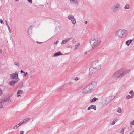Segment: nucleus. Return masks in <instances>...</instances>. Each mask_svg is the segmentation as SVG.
<instances>
[{"label":"nucleus","mask_w":134,"mask_h":134,"mask_svg":"<svg viewBox=\"0 0 134 134\" xmlns=\"http://www.w3.org/2000/svg\"><path fill=\"white\" fill-rule=\"evenodd\" d=\"M22 125L21 124L20 122V123H19V124L17 125H18V126H19V127L20 125Z\"/></svg>","instance_id":"50"},{"label":"nucleus","mask_w":134,"mask_h":134,"mask_svg":"<svg viewBox=\"0 0 134 134\" xmlns=\"http://www.w3.org/2000/svg\"><path fill=\"white\" fill-rule=\"evenodd\" d=\"M18 72H16L15 73L11 74L10 76L12 79L17 80L18 78Z\"/></svg>","instance_id":"8"},{"label":"nucleus","mask_w":134,"mask_h":134,"mask_svg":"<svg viewBox=\"0 0 134 134\" xmlns=\"http://www.w3.org/2000/svg\"><path fill=\"white\" fill-rule=\"evenodd\" d=\"M129 134H134V130L132 132L130 133Z\"/></svg>","instance_id":"47"},{"label":"nucleus","mask_w":134,"mask_h":134,"mask_svg":"<svg viewBox=\"0 0 134 134\" xmlns=\"http://www.w3.org/2000/svg\"><path fill=\"white\" fill-rule=\"evenodd\" d=\"M133 97H131V96L130 95H128L126 97V99H130L131 98H133Z\"/></svg>","instance_id":"30"},{"label":"nucleus","mask_w":134,"mask_h":134,"mask_svg":"<svg viewBox=\"0 0 134 134\" xmlns=\"http://www.w3.org/2000/svg\"><path fill=\"white\" fill-rule=\"evenodd\" d=\"M86 86L91 92H92L96 89L97 86V83L95 81H93Z\"/></svg>","instance_id":"3"},{"label":"nucleus","mask_w":134,"mask_h":134,"mask_svg":"<svg viewBox=\"0 0 134 134\" xmlns=\"http://www.w3.org/2000/svg\"><path fill=\"white\" fill-rule=\"evenodd\" d=\"M7 26L9 32L10 33H11V30L10 29L8 25V24H7Z\"/></svg>","instance_id":"32"},{"label":"nucleus","mask_w":134,"mask_h":134,"mask_svg":"<svg viewBox=\"0 0 134 134\" xmlns=\"http://www.w3.org/2000/svg\"><path fill=\"white\" fill-rule=\"evenodd\" d=\"M80 44L79 43L76 44L75 46V50L77 49L78 48V46H79Z\"/></svg>","instance_id":"27"},{"label":"nucleus","mask_w":134,"mask_h":134,"mask_svg":"<svg viewBox=\"0 0 134 134\" xmlns=\"http://www.w3.org/2000/svg\"><path fill=\"white\" fill-rule=\"evenodd\" d=\"M68 18L69 20H72V19L74 18L72 15L70 14L68 16Z\"/></svg>","instance_id":"19"},{"label":"nucleus","mask_w":134,"mask_h":134,"mask_svg":"<svg viewBox=\"0 0 134 134\" xmlns=\"http://www.w3.org/2000/svg\"><path fill=\"white\" fill-rule=\"evenodd\" d=\"M2 94H3L2 91L0 88V96H1Z\"/></svg>","instance_id":"38"},{"label":"nucleus","mask_w":134,"mask_h":134,"mask_svg":"<svg viewBox=\"0 0 134 134\" xmlns=\"http://www.w3.org/2000/svg\"><path fill=\"white\" fill-rule=\"evenodd\" d=\"M23 91L21 90H19L17 92V96L18 97H19L20 96H21L20 95V94H21L23 93Z\"/></svg>","instance_id":"15"},{"label":"nucleus","mask_w":134,"mask_h":134,"mask_svg":"<svg viewBox=\"0 0 134 134\" xmlns=\"http://www.w3.org/2000/svg\"><path fill=\"white\" fill-rule=\"evenodd\" d=\"M87 86L86 85L83 89L82 91V93L83 94H87L91 92L89 88H87Z\"/></svg>","instance_id":"6"},{"label":"nucleus","mask_w":134,"mask_h":134,"mask_svg":"<svg viewBox=\"0 0 134 134\" xmlns=\"http://www.w3.org/2000/svg\"><path fill=\"white\" fill-rule=\"evenodd\" d=\"M22 125L21 124L20 122V123H19V124L17 125H18V126H19V127L20 125Z\"/></svg>","instance_id":"51"},{"label":"nucleus","mask_w":134,"mask_h":134,"mask_svg":"<svg viewBox=\"0 0 134 134\" xmlns=\"http://www.w3.org/2000/svg\"><path fill=\"white\" fill-rule=\"evenodd\" d=\"M89 70L90 74L92 75L95 74L97 71H98L99 70L95 69L94 68L92 67L90 68Z\"/></svg>","instance_id":"7"},{"label":"nucleus","mask_w":134,"mask_h":134,"mask_svg":"<svg viewBox=\"0 0 134 134\" xmlns=\"http://www.w3.org/2000/svg\"><path fill=\"white\" fill-rule=\"evenodd\" d=\"M91 109H93L94 110H96V106L94 105H90L88 108L87 110H89Z\"/></svg>","instance_id":"11"},{"label":"nucleus","mask_w":134,"mask_h":134,"mask_svg":"<svg viewBox=\"0 0 134 134\" xmlns=\"http://www.w3.org/2000/svg\"><path fill=\"white\" fill-rule=\"evenodd\" d=\"M127 31L124 29H120L117 30L115 34H126L127 33Z\"/></svg>","instance_id":"9"},{"label":"nucleus","mask_w":134,"mask_h":134,"mask_svg":"<svg viewBox=\"0 0 134 134\" xmlns=\"http://www.w3.org/2000/svg\"><path fill=\"white\" fill-rule=\"evenodd\" d=\"M119 6V3H116L114 5L112 6L111 8V10L114 12H116L118 11Z\"/></svg>","instance_id":"5"},{"label":"nucleus","mask_w":134,"mask_h":134,"mask_svg":"<svg viewBox=\"0 0 134 134\" xmlns=\"http://www.w3.org/2000/svg\"><path fill=\"white\" fill-rule=\"evenodd\" d=\"M30 3H32V0H27Z\"/></svg>","instance_id":"42"},{"label":"nucleus","mask_w":134,"mask_h":134,"mask_svg":"<svg viewBox=\"0 0 134 134\" xmlns=\"http://www.w3.org/2000/svg\"><path fill=\"white\" fill-rule=\"evenodd\" d=\"M70 1L71 2H73V3L76 5H77L78 4V2L77 0H71Z\"/></svg>","instance_id":"21"},{"label":"nucleus","mask_w":134,"mask_h":134,"mask_svg":"<svg viewBox=\"0 0 134 134\" xmlns=\"http://www.w3.org/2000/svg\"><path fill=\"white\" fill-rule=\"evenodd\" d=\"M130 125H134V120L131 121L130 122Z\"/></svg>","instance_id":"34"},{"label":"nucleus","mask_w":134,"mask_h":134,"mask_svg":"<svg viewBox=\"0 0 134 134\" xmlns=\"http://www.w3.org/2000/svg\"><path fill=\"white\" fill-rule=\"evenodd\" d=\"M87 23H88V22H87V21H85V23H85V24H87Z\"/></svg>","instance_id":"53"},{"label":"nucleus","mask_w":134,"mask_h":134,"mask_svg":"<svg viewBox=\"0 0 134 134\" xmlns=\"http://www.w3.org/2000/svg\"><path fill=\"white\" fill-rule=\"evenodd\" d=\"M97 100H98V98L94 97L93 99L91 100L90 101L91 103H92L93 102L96 101Z\"/></svg>","instance_id":"24"},{"label":"nucleus","mask_w":134,"mask_h":134,"mask_svg":"<svg viewBox=\"0 0 134 134\" xmlns=\"http://www.w3.org/2000/svg\"><path fill=\"white\" fill-rule=\"evenodd\" d=\"M18 127H19V126H17V125H16L14 126L13 129H16Z\"/></svg>","instance_id":"37"},{"label":"nucleus","mask_w":134,"mask_h":134,"mask_svg":"<svg viewBox=\"0 0 134 134\" xmlns=\"http://www.w3.org/2000/svg\"><path fill=\"white\" fill-rule=\"evenodd\" d=\"M30 118H27L23 120L24 123H27L30 120Z\"/></svg>","instance_id":"22"},{"label":"nucleus","mask_w":134,"mask_h":134,"mask_svg":"<svg viewBox=\"0 0 134 134\" xmlns=\"http://www.w3.org/2000/svg\"><path fill=\"white\" fill-rule=\"evenodd\" d=\"M84 55H87V51H86L84 53Z\"/></svg>","instance_id":"46"},{"label":"nucleus","mask_w":134,"mask_h":134,"mask_svg":"<svg viewBox=\"0 0 134 134\" xmlns=\"http://www.w3.org/2000/svg\"><path fill=\"white\" fill-rule=\"evenodd\" d=\"M6 25H7V24H8L7 22V21H6Z\"/></svg>","instance_id":"56"},{"label":"nucleus","mask_w":134,"mask_h":134,"mask_svg":"<svg viewBox=\"0 0 134 134\" xmlns=\"http://www.w3.org/2000/svg\"><path fill=\"white\" fill-rule=\"evenodd\" d=\"M0 22L1 24H3L4 23L3 21L1 19H0Z\"/></svg>","instance_id":"40"},{"label":"nucleus","mask_w":134,"mask_h":134,"mask_svg":"<svg viewBox=\"0 0 134 134\" xmlns=\"http://www.w3.org/2000/svg\"><path fill=\"white\" fill-rule=\"evenodd\" d=\"M130 71V69L126 70L124 68L120 69L113 73L112 77L114 79L121 78Z\"/></svg>","instance_id":"1"},{"label":"nucleus","mask_w":134,"mask_h":134,"mask_svg":"<svg viewBox=\"0 0 134 134\" xmlns=\"http://www.w3.org/2000/svg\"><path fill=\"white\" fill-rule=\"evenodd\" d=\"M61 29L60 27V26H58L56 27L55 29V32H59Z\"/></svg>","instance_id":"14"},{"label":"nucleus","mask_w":134,"mask_h":134,"mask_svg":"<svg viewBox=\"0 0 134 134\" xmlns=\"http://www.w3.org/2000/svg\"><path fill=\"white\" fill-rule=\"evenodd\" d=\"M34 26L33 25L30 26L28 28V33H30L31 32L32 28L34 27Z\"/></svg>","instance_id":"16"},{"label":"nucleus","mask_w":134,"mask_h":134,"mask_svg":"<svg viewBox=\"0 0 134 134\" xmlns=\"http://www.w3.org/2000/svg\"><path fill=\"white\" fill-rule=\"evenodd\" d=\"M2 100H0V109L3 107L4 104L2 102Z\"/></svg>","instance_id":"28"},{"label":"nucleus","mask_w":134,"mask_h":134,"mask_svg":"<svg viewBox=\"0 0 134 134\" xmlns=\"http://www.w3.org/2000/svg\"><path fill=\"white\" fill-rule=\"evenodd\" d=\"M133 36H134V34H133ZM132 41H134V38L132 40L130 39L126 41V42L125 43L127 46H129L132 42Z\"/></svg>","instance_id":"10"},{"label":"nucleus","mask_w":134,"mask_h":134,"mask_svg":"<svg viewBox=\"0 0 134 134\" xmlns=\"http://www.w3.org/2000/svg\"><path fill=\"white\" fill-rule=\"evenodd\" d=\"M58 42H59V41L57 40L56 41V42L54 43L53 44L54 45H57L58 44Z\"/></svg>","instance_id":"36"},{"label":"nucleus","mask_w":134,"mask_h":134,"mask_svg":"<svg viewBox=\"0 0 134 134\" xmlns=\"http://www.w3.org/2000/svg\"><path fill=\"white\" fill-rule=\"evenodd\" d=\"M20 123H21V124H23L24 123L23 120V121H21L20 122Z\"/></svg>","instance_id":"48"},{"label":"nucleus","mask_w":134,"mask_h":134,"mask_svg":"<svg viewBox=\"0 0 134 134\" xmlns=\"http://www.w3.org/2000/svg\"><path fill=\"white\" fill-rule=\"evenodd\" d=\"M22 125L21 124L20 122V123H19V124L17 125H18V126H19V127L20 125Z\"/></svg>","instance_id":"49"},{"label":"nucleus","mask_w":134,"mask_h":134,"mask_svg":"<svg viewBox=\"0 0 134 134\" xmlns=\"http://www.w3.org/2000/svg\"><path fill=\"white\" fill-rule=\"evenodd\" d=\"M2 53V50H0V54Z\"/></svg>","instance_id":"52"},{"label":"nucleus","mask_w":134,"mask_h":134,"mask_svg":"<svg viewBox=\"0 0 134 134\" xmlns=\"http://www.w3.org/2000/svg\"><path fill=\"white\" fill-rule=\"evenodd\" d=\"M62 55L63 54L61 53V52L60 51H58L54 54L53 55V57H55Z\"/></svg>","instance_id":"12"},{"label":"nucleus","mask_w":134,"mask_h":134,"mask_svg":"<svg viewBox=\"0 0 134 134\" xmlns=\"http://www.w3.org/2000/svg\"><path fill=\"white\" fill-rule=\"evenodd\" d=\"M36 42L37 43L39 44H41L42 43V42H40L38 41H37Z\"/></svg>","instance_id":"45"},{"label":"nucleus","mask_w":134,"mask_h":134,"mask_svg":"<svg viewBox=\"0 0 134 134\" xmlns=\"http://www.w3.org/2000/svg\"><path fill=\"white\" fill-rule=\"evenodd\" d=\"M30 78H33V77L32 76H30Z\"/></svg>","instance_id":"55"},{"label":"nucleus","mask_w":134,"mask_h":134,"mask_svg":"<svg viewBox=\"0 0 134 134\" xmlns=\"http://www.w3.org/2000/svg\"><path fill=\"white\" fill-rule=\"evenodd\" d=\"M71 20V21L72 23L73 24H75L76 23V20H75V19L74 18H73V19H72V20Z\"/></svg>","instance_id":"26"},{"label":"nucleus","mask_w":134,"mask_h":134,"mask_svg":"<svg viewBox=\"0 0 134 134\" xmlns=\"http://www.w3.org/2000/svg\"><path fill=\"white\" fill-rule=\"evenodd\" d=\"M19 0H15V1H19Z\"/></svg>","instance_id":"57"},{"label":"nucleus","mask_w":134,"mask_h":134,"mask_svg":"<svg viewBox=\"0 0 134 134\" xmlns=\"http://www.w3.org/2000/svg\"><path fill=\"white\" fill-rule=\"evenodd\" d=\"M129 93L131 96V97H133L134 95V93L133 90H131L129 92Z\"/></svg>","instance_id":"23"},{"label":"nucleus","mask_w":134,"mask_h":134,"mask_svg":"<svg viewBox=\"0 0 134 134\" xmlns=\"http://www.w3.org/2000/svg\"><path fill=\"white\" fill-rule=\"evenodd\" d=\"M125 9H128L129 8V5L127 4H126L124 7Z\"/></svg>","instance_id":"33"},{"label":"nucleus","mask_w":134,"mask_h":134,"mask_svg":"<svg viewBox=\"0 0 134 134\" xmlns=\"http://www.w3.org/2000/svg\"><path fill=\"white\" fill-rule=\"evenodd\" d=\"M24 133V132L23 131H21L20 132L19 134H23Z\"/></svg>","instance_id":"44"},{"label":"nucleus","mask_w":134,"mask_h":134,"mask_svg":"<svg viewBox=\"0 0 134 134\" xmlns=\"http://www.w3.org/2000/svg\"><path fill=\"white\" fill-rule=\"evenodd\" d=\"M123 34H115V36L117 37L122 38Z\"/></svg>","instance_id":"20"},{"label":"nucleus","mask_w":134,"mask_h":134,"mask_svg":"<svg viewBox=\"0 0 134 134\" xmlns=\"http://www.w3.org/2000/svg\"><path fill=\"white\" fill-rule=\"evenodd\" d=\"M117 121V119H115L113 120V121L112 122H110V124L111 125H113L115 124Z\"/></svg>","instance_id":"18"},{"label":"nucleus","mask_w":134,"mask_h":134,"mask_svg":"<svg viewBox=\"0 0 134 134\" xmlns=\"http://www.w3.org/2000/svg\"><path fill=\"white\" fill-rule=\"evenodd\" d=\"M24 73L25 74L23 76L24 77H25L26 76V75L28 74V73L27 72H25V73Z\"/></svg>","instance_id":"43"},{"label":"nucleus","mask_w":134,"mask_h":134,"mask_svg":"<svg viewBox=\"0 0 134 134\" xmlns=\"http://www.w3.org/2000/svg\"><path fill=\"white\" fill-rule=\"evenodd\" d=\"M14 64L15 65H17L19 67V63H16V62H14Z\"/></svg>","instance_id":"35"},{"label":"nucleus","mask_w":134,"mask_h":134,"mask_svg":"<svg viewBox=\"0 0 134 134\" xmlns=\"http://www.w3.org/2000/svg\"><path fill=\"white\" fill-rule=\"evenodd\" d=\"M68 85H67V84L64 85L62 86L61 87V88L62 89V88H64L65 87H66L68 86Z\"/></svg>","instance_id":"39"},{"label":"nucleus","mask_w":134,"mask_h":134,"mask_svg":"<svg viewBox=\"0 0 134 134\" xmlns=\"http://www.w3.org/2000/svg\"><path fill=\"white\" fill-rule=\"evenodd\" d=\"M16 81L14 80L11 81L9 83V84L11 86H14L15 84L16 83Z\"/></svg>","instance_id":"17"},{"label":"nucleus","mask_w":134,"mask_h":134,"mask_svg":"<svg viewBox=\"0 0 134 134\" xmlns=\"http://www.w3.org/2000/svg\"><path fill=\"white\" fill-rule=\"evenodd\" d=\"M124 131V128H123L121 131L120 132L119 134H123Z\"/></svg>","instance_id":"31"},{"label":"nucleus","mask_w":134,"mask_h":134,"mask_svg":"<svg viewBox=\"0 0 134 134\" xmlns=\"http://www.w3.org/2000/svg\"><path fill=\"white\" fill-rule=\"evenodd\" d=\"M21 73H25L22 70H21Z\"/></svg>","instance_id":"54"},{"label":"nucleus","mask_w":134,"mask_h":134,"mask_svg":"<svg viewBox=\"0 0 134 134\" xmlns=\"http://www.w3.org/2000/svg\"><path fill=\"white\" fill-rule=\"evenodd\" d=\"M74 80L76 81H77L79 79L78 77H76L74 79Z\"/></svg>","instance_id":"41"},{"label":"nucleus","mask_w":134,"mask_h":134,"mask_svg":"<svg viewBox=\"0 0 134 134\" xmlns=\"http://www.w3.org/2000/svg\"><path fill=\"white\" fill-rule=\"evenodd\" d=\"M92 66L95 69L99 70H100L101 68V65L99 63V61L97 60H96L92 63Z\"/></svg>","instance_id":"4"},{"label":"nucleus","mask_w":134,"mask_h":134,"mask_svg":"<svg viewBox=\"0 0 134 134\" xmlns=\"http://www.w3.org/2000/svg\"><path fill=\"white\" fill-rule=\"evenodd\" d=\"M90 43L93 48L97 47L99 45L98 42L97 36L96 34L93 35L90 40Z\"/></svg>","instance_id":"2"},{"label":"nucleus","mask_w":134,"mask_h":134,"mask_svg":"<svg viewBox=\"0 0 134 134\" xmlns=\"http://www.w3.org/2000/svg\"><path fill=\"white\" fill-rule=\"evenodd\" d=\"M9 99L5 98L3 100H2V102L4 104L5 102L8 101Z\"/></svg>","instance_id":"25"},{"label":"nucleus","mask_w":134,"mask_h":134,"mask_svg":"<svg viewBox=\"0 0 134 134\" xmlns=\"http://www.w3.org/2000/svg\"><path fill=\"white\" fill-rule=\"evenodd\" d=\"M71 38H68L65 40H63L62 41V42L61 43V44H65Z\"/></svg>","instance_id":"13"},{"label":"nucleus","mask_w":134,"mask_h":134,"mask_svg":"<svg viewBox=\"0 0 134 134\" xmlns=\"http://www.w3.org/2000/svg\"><path fill=\"white\" fill-rule=\"evenodd\" d=\"M122 111V110L120 108H118L117 110V112L119 113H120Z\"/></svg>","instance_id":"29"}]
</instances>
